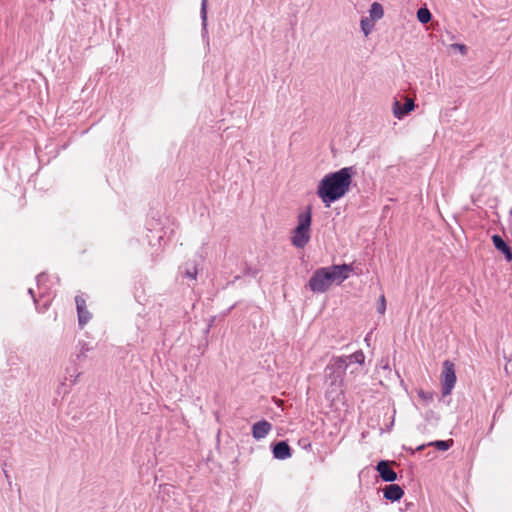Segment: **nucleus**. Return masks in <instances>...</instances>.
I'll return each mask as SVG.
<instances>
[{"label":"nucleus","instance_id":"obj_1","mask_svg":"<svg viewBox=\"0 0 512 512\" xmlns=\"http://www.w3.org/2000/svg\"><path fill=\"white\" fill-rule=\"evenodd\" d=\"M354 167H344L325 175L318 184L317 195L329 207L335 201L344 197L350 190Z\"/></svg>","mask_w":512,"mask_h":512},{"label":"nucleus","instance_id":"obj_2","mask_svg":"<svg viewBox=\"0 0 512 512\" xmlns=\"http://www.w3.org/2000/svg\"><path fill=\"white\" fill-rule=\"evenodd\" d=\"M350 265H332L317 269L311 276L308 287L314 293L326 292L333 283L340 284L349 277Z\"/></svg>","mask_w":512,"mask_h":512},{"label":"nucleus","instance_id":"obj_3","mask_svg":"<svg viewBox=\"0 0 512 512\" xmlns=\"http://www.w3.org/2000/svg\"><path fill=\"white\" fill-rule=\"evenodd\" d=\"M364 361L365 355L362 350H358L348 356L333 357L326 367V371H330V373L326 374L327 381H330L331 386L339 389L343 381V375L349 365L353 363L362 365Z\"/></svg>","mask_w":512,"mask_h":512},{"label":"nucleus","instance_id":"obj_4","mask_svg":"<svg viewBox=\"0 0 512 512\" xmlns=\"http://www.w3.org/2000/svg\"><path fill=\"white\" fill-rule=\"evenodd\" d=\"M297 219L298 224L292 232L291 242L296 248H304L311 238V207H307V210L300 213Z\"/></svg>","mask_w":512,"mask_h":512},{"label":"nucleus","instance_id":"obj_5","mask_svg":"<svg viewBox=\"0 0 512 512\" xmlns=\"http://www.w3.org/2000/svg\"><path fill=\"white\" fill-rule=\"evenodd\" d=\"M456 380L454 363L449 360H445L443 362V369L441 372V391L444 397L451 394L455 387Z\"/></svg>","mask_w":512,"mask_h":512},{"label":"nucleus","instance_id":"obj_6","mask_svg":"<svg viewBox=\"0 0 512 512\" xmlns=\"http://www.w3.org/2000/svg\"><path fill=\"white\" fill-rule=\"evenodd\" d=\"M414 108L415 103L412 98H406L403 106H401L398 100H395L392 105L393 115L398 119H402L405 115L413 111Z\"/></svg>","mask_w":512,"mask_h":512},{"label":"nucleus","instance_id":"obj_7","mask_svg":"<svg viewBox=\"0 0 512 512\" xmlns=\"http://www.w3.org/2000/svg\"><path fill=\"white\" fill-rule=\"evenodd\" d=\"M272 430V425L267 420H260L252 425V436L256 440L265 438Z\"/></svg>","mask_w":512,"mask_h":512},{"label":"nucleus","instance_id":"obj_8","mask_svg":"<svg viewBox=\"0 0 512 512\" xmlns=\"http://www.w3.org/2000/svg\"><path fill=\"white\" fill-rule=\"evenodd\" d=\"M376 470L378 471L381 479L385 482H393L397 479V474L393 469H391L388 461L382 460L378 462Z\"/></svg>","mask_w":512,"mask_h":512},{"label":"nucleus","instance_id":"obj_9","mask_svg":"<svg viewBox=\"0 0 512 512\" xmlns=\"http://www.w3.org/2000/svg\"><path fill=\"white\" fill-rule=\"evenodd\" d=\"M75 302L78 314V323L80 327H83L90 320L91 314L87 310L86 301L82 297L76 296Z\"/></svg>","mask_w":512,"mask_h":512},{"label":"nucleus","instance_id":"obj_10","mask_svg":"<svg viewBox=\"0 0 512 512\" xmlns=\"http://www.w3.org/2000/svg\"><path fill=\"white\" fill-rule=\"evenodd\" d=\"M273 456L279 460H285L291 457V449L286 441H280L273 446Z\"/></svg>","mask_w":512,"mask_h":512},{"label":"nucleus","instance_id":"obj_11","mask_svg":"<svg viewBox=\"0 0 512 512\" xmlns=\"http://www.w3.org/2000/svg\"><path fill=\"white\" fill-rule=\"evenodd\" d=\"M383 492L384 498L393 502L400 500L404 495L403 489L397 484L387 485Z\"/></svg>","mask_w":512,"mask_h":512},{"label":"nucleus","instance_id":"obj_12","mask_svg":"<svg viewBox=\"0 0 512 512\" xmlns=\"http://www.w3.org/2000/svg\"><path fill=\"white\" fill-rule=\"evenodd\" d=\"M369 14L372 21L381 19L384 15L382 5L378 2H374L370 7Z\"/></svg>","mask_w":512,"mask_h":512},{"label":"nucleus","instance_id":"obj_13","mask_svg":"<svg viewBox=\"0 0 512 512\" xmlns=\"http://www.w3.org/2000/svg\"><path fill=\"white\" fill-rule=\"evenodd\" d=\"M207 2L208 0H202L201 1V20H202V35L203 37H206L208 34L207 29Z\"/></svg>","mask_w":512,"mask_h":512},{"label":"nucleus","instance_id":"obj_14","mask_svg":"<svg viewBox=\"0 0 512 512\" xmlns=\"http://www.w3.org/2000/svg\"><path fill=\"white\" fill-rule=\"evenodd\" d=\"M432 18L431 12L426 7L419 8L417 11V19L422 24L428 23Z\"/></svg>","mask_w":512,"mask_h":512},{"label":"nucleus","instance_id":"obj_15","mask_svg":"<svg viewBox=\"0 0 512 512\" xmlns=\"http://www.w3.org/2000/svg\"><path fill=\"white\" fill-rule=\"evenodd\" d=\"M417 394L425 405L430 404L434 400V393L432 391H424L420 389L417 391Z\"/></svg>","mask_w":512,"mask_h":512},{"label":"nucleus","instance_id":"obj_16","mask_svg":"<svg viewBox=\"0 0 512 512\" xmlns=\"http://www.w3.org/2000/svg\"><path fill=\"white\" fill-rule=\"evenodd\" d=\"M452 444H453V440H448V441L437 440V441L429 443L430 446H434L441 451L448 450L452 446Z\"/></svg>","mask_w":512,"mask_h":512},{"label":"nucleus","instance_id":"obj_17","mask_svg":"<svg viewBox=\"0 0 512 512\" xmlns=\"http://www.w3.org/2000/svg\"><path fill=\"white\" fill-rule=\"evenodd\" d=\"M492 242L495 248L501 252H503L505 249H507V247H509L507 243L499 235H493Z\"/></svg>","mask_w":512,"mask_h":512},{"label":"nucleus","instance_id":"obj_18","mask_svg":"<svg viewBox=\"0 0 512 512\" xmlns=\"http://www.w3.org/2000/svg\"><path fill=\"white\" fill-rule=\"evenodd\" d=\"M360 24L365 36L369 35L374 27L373 21L368 18H363Z\"/></svg>","mask_w":512,"mask_h":512},{"label":"nucleus","instance_id":"obj_19","mask_svg":"<svg viewBox=\"0 0 512 512\" xmlns=\"http://www.w3.org/2000/svg\"><path fill=\"white\" fill-rule=\"evenodd\" d=\"M78 347H79V353L77 354L78 359L81 357H85L86 352H88L90 350V347H89L88 343H86V342H79Z\"/></svg>","mask_w":512,"mask_h":512},{"label":"nucleus","instance_id":"obj_20","mask_svg":"<svg viewBox=\"0 0 512 512\" xmlns=\"http://www.w3.org/2000/svg\"><path fill=\"white\" fill-rule=\"evenodd\" d=\"M385 310H386V300H385L384 295H381V297L379 299V302H378V305H377V311L380 314H384Z\"/></svg>","mask_w":512,"mask_h":512},{"label":"nucleus","instance_id":"obj_21","mask_svg":"<svg viewBox=\"0 0 512 512\" xmlns=\"http://www.w3.org/2000/svg\"><path fill=\"white\" fill-rule=\"evenodd\" d=\"M451 48L458 50L462 55L467 53V47L464 44L454 43L451 45Z\"/></svg>","mask_w":512,"mask_h":512},{"label":"nucleus","instance_id":"obj_22","mask_svg":"<svg viewBox=\"0 0 512 512\" xmlns=\"http://www.w3.org/2000/svg\"><path fill=\"white\" fill-rule=\"evenodd\" d=\"M502 253L505 255L507 261L510 262L512 260V251L510 247H507V249H505Z\"/></svg>","mask_w":512,"mask_h":512},{"label":"nucleus","instance_id":"obj_23","mask_svg":"<svg viewBox=\"0 0 512 512\" xmlns=\"http://www.w3.org/2000/svg\"><path fill=\"white\" fill-rule=\"evenodd\" d=\"M196 275H197V270L196 269H194L193 272H191L189 270L186 271V276L189 277L190 279L195 280L196 279Z\"/></svg>","mask_w":512,"mask_h":512},{"label":"nucleus","instance_id":"obj_24","mask_svg":"<svg viewBox=\"0 0 512 512\" xmlns=\"http://www.w3.org/2000/svg\"><path fill=\"white\" fill-rule=\"evenodd\" d=\"M29 294L32 296V298L34 299V301L36 302V299H35V295H34V291L30 288L29 289Z\"/></svg>","mask_w":512,"mask_h":512},{"label":"nucleus","instance_id":"obj_25","mask_svg":"<svg viewBox=\"0 0 512 512\" xmlns=\"http://www.w3.org/2000/svg\"><path fill=\"white\" fill-rule=\"evenodd\" d=\"M423 448H424V445H421V446L418 447V450H421Z\"/></svg>","mask_w":512,"mask_h":512}]
</instances>
